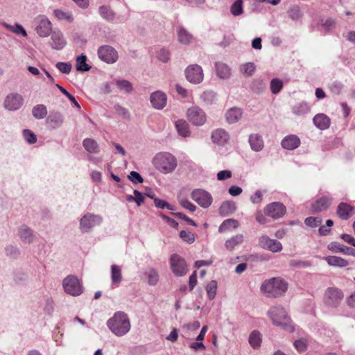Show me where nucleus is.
I'll list each match as a JSON object with an SVG mask.
<instances>
[{"label":"nucleus","mask_w":355,"mask_h":355,"mask_svg":"<svg viewBox=\"0 0 355 355\" xmlns=\"http://www.w3.org/2000/svg\"><path fill=\"white\" fill-rule=\"evenodd\" d=\"M107 327L116 336L126 335L130 330L131 324L128 315L123 311H116L107 320Z\"/></svg>","instance_id":"obj_1"},{"label":"nucleus","mask_w":355,"mask_h":355,"mask_svg":"<svg viewBox=\"0 0 355 355\" xmlns=\"http://www.w3.org/2000/svg\"><path fill=\"white\" fill-rule=\"evenodd\" d=\"M267 315L274 325L280 327L283 330L288 332L295 331V327L284 307L281 306H272L268 311Z\"/></svg>","instance_id":"obj_2"},{"label":"nucleus","mask_w":355,"mask_h":355,"mask_svg":"<svg viewBox=\"0 0 355 355\" xmlns=\"http://www.w3.org/2000/svg\"><path fill=\"white\" fill-rule=\"evenodd\" d=\"M288 289V284L280 277H273L265 280L261 291L268 297H279L284 295Z\"/></svg>","instance_id":"obj_3"},{"label":"nucleus","mask_w":355,"mask_h":355,"mask_svg":"<svg viewBox=\"0 0 355 355\" xmlns=\"http://www.w3.org/2000/svg\"><path fill=\"white\" fill-rule=\"evenodd\" d=\"M155 167L161 173L168 174L172 173L178 165L176 157L166 152L159 153L153 159Z\"/></svg>","instance_id":"obj_4"},{"label":"nucleus","mask_w":355,"mask_h":355,"mask_svg":"<svg viewBox=\"0 0 355 355\" xmlns=\"http://www.w3.org/2000/svg\"><path fill=\"white\" fill-rule=\"evenodd\" d=\"M103 221L102 216L92 212L85 213L79 219V230L81 233H89Z\"/></svg>","instance_id":"obj_5"},{"label":"nucleus","mask_w":355,"mask_h":355,"mask_svg":"<svg viewBox=\"0 0 355 355\" xmlns=\"http://www.w3.org/2000/svg\"><path fill=\"white\" fill-rule=\"evenodd\" d=\"M35 31L41 37H47L53 31L52 23L49 18L44 15L37 16L33 21Z\"/></svg>","instance_id":"obj_6"},{"label":"nucleus","mask_w":355,"mask_h":355,"mask_svg":"<svg viewBox=\"0 0 355 355\" xmlns=\"http://www.w3.org/2000/svg\"><path fill=\"white\" fill-rule=\"evenodd\" d=\"M170 268L176 277H182L188 272V266L185 259L178 254H173L169 259Z\"/></svg>","instance_id":"obj_7"},{"label":"nucleus","mask_w":355,"mask_h":355,"mask_svg":"<svg viewBox=\"0 0 355 355\" xmlns=\"http://www.w3.org/2000/svg\"><path fill=\"white\" fill-rule=\"evenodd\" d=\"M64 291L72 296L80 295L83 292V288L79 279L74 275H69L62 281Z\"/></svg>","instance_id":"obj_8"},{"label":"nucleus","mask_w":355,"mask_h":355,"mask_svg":"<svg viewBox=\"0 0 355 355\" xmlns=\"http://www.w3.org/2000/svg\"><path fill=\"white\" fill-rule=\"evenodd\" d=\"M64 122V114L55 110H51L45 119V124L50 130H55L61 128Z\"/></svg>","instance_id":"obj_9"},{"label":"nucleus","mask_w":355,"mask_h":355,"mask_svg":"<svg viewBox=\"0 0 355 355\" xmlns=\"http://www.w3.org/2000/svg\"><path fill=\"white\" fill-rule=\"evenodd\" d=\"M188 120L194 125L202 126L207 121L205 112L198 106H193L187 110Z\"/></svg>","instance_id":"obj_10"},{"label":"nucleus","mask_w":355,"mask_h":355,"mask_svg":"<svg viewBox=\"0 0 355 355\" xmlns=\"http://www.w3.org/2000/svg\"><path fill=\"white\" fill-rule=\"evenodd\" d=\"M191 198L202 208L209 207L213 202L211 195L201 189H194L191 192Z\"/></svg>","instance_id":"obj_11"},{"label":"nucleus","mask_w":355,"mask_h":355,"mask_svg":"<svg viewBox=\"0 0 355 355\" xmlns=\"http://www.w3.org/2000/svg\"><path fill=\"white\" fill-rule=\"evenodd\" d=\"M98 58L107 64L116 62L119 58L117 51L110 45H103L98 49Z\"/></svg>","instance_id":"obj_12"},{"label":"nucleus","mask_w":355,"mask_h":355,"mask_svg":"<svg viewBox=\"0 0 355 355\" xmlns=\"http://www.w3.org/2000/svg\"><path fill=\"white\" fill-rule=\"evenodd\" d=\"M285 205L279 202H273L267 205L264 208V213L266 216L273 219H279L286 214Z\"/></svg>","instance_id":"obj_13"},{"label":"nucleus","mask_w":355,"mask_h":355,"mask_svg":"<svg viewBox=\"0 0 355 355\" xmlns=\"http://www.w3.org/2000/svg\"><path fill=\"white\" fill-rule=\"evenodd\" d=\"M185 75L188 81L193 84L200 83L203 80V71L198 64H191L185 69Z\"/></svg>","instance_id":"obj_14"},{"label":"nucleus","mask_w":355,"mask_h":355,"mask_svg":"<svg viewBox=\"0 0 355 355\" xmlns=\"http://www.w3.org/2000/svg\"><path fill=\"white\" fill-rule=\"evenodd\" d=\"M343 298L342 292L335 288H329L324 294V303L331 307L337 306Z\"/></svg>","instance_id":"obj_15"},{"label":"nucleus","mask_w":355,"mask_h":355,"mask_svg":"<svg viewBox=\"0 0 355 355\" xmlns=\"http://www.w3.org/2000/svg\"><path fill=\"white\" fill-rule=\"evenodd\" d=\"M24 103L22 96L18 93H11L7 95L4 100V107L9 111L18 110Z\"/></svg>","instance_id":"obj_16"},{"label":"nucleus","mask_w":355,"mask_h":355,"mask_svg":"<svg viewBox=\"0 0 355 355\" xmlns=\"http://www.w3.org/2000/svg\"><path fill=\"white\" fill-rule=\"evenodd\" d=\"M259 245L263 249L272 252H278L282 250V243L276 239H270L268 236L263 235L259 239Z\"/></svg>","instance_id":"obj_17"},{"label":"nucleus","mask_w":355,"mask_h":355,"mask_svg":"<svg viewBox=\"0 0 355 355\" xmlns=\"http://www.w3.org/2000/svg\"><path fill=\"white\" fill-rule=\"evenodd\" d=\"M50 46L53 49L59 51L63 49L67 45V40L61 31L54 29L50 34Z\"/></svg>","instance_id":"obj_18"},{"label":"nucleus","mask_w":355,"mask_h":355,"mask_svg":"<svg viewBox=\"0 0 355 355\" xmlns=\"http://www.w3.org/2000/svg\"><path fill=\"white\" fill-rule=\"evenodd\" d=\"M150 101L155 109L162 110L166 105L167 96L164 92L156 91L151 94Z\"/></svg>","instance_id":"obj_19"},{"label":"nucleus","mask_w":355,"mask_h":355,"mask_svg":"<svg viewBox=\"0 0 355 355\" xmlns=\"http://www.w3.org/2000/svg\"><path fill=\"white\" fill-rule=\"evenodd\" d=\"M313 122L315 127L320 130L328 129L331 125L330 118L323 113H319L314 116Z\"/></svg>","instance_id":"obj_20"},{"label":"nucleus","mask_w":355,"mask_h":355,"mask_svg":"<svg viewBox=\"0 0 355 355\" xmlns=\"http://www.w3.org/2000/svg\"><path fill=\"white\" fill-rule=\"evenodd\" d=\"M248 142L251 149L254 152H260L264 147V141L261 135L257 133L250 134Z\"/></svg>","instance_id":"obj_21"},{"label":"nucleus","mask_w":355,"mask_h":355,"mask_svg":"<svg viewBox=\"0 0 355 355\" xmlns=\"http://www.w3.org/2000/svg\"><path fill=\"white\" fill-rule=\"evenodd\" d=\"M328 249L334 253L342 252L345 254L355 257V249L345 246L337 242L330 243L328 245Z\"/></svg>","instance_id":"obj_22"},{"label":"nucleus","mask_w":355,"mask_h":355,"mask_svg":"<svg viewBox=\"0 0 355 355\" xmlns=\"http://www.w3.org/2000/svg\"><path fill=\"white\" fill-rule=\"evenodd\" d=\"M229 135L224 129L219 128L214 130L211 134V140L218 145L223 146L229 140Z\"/></svg>","instance_id":"obj_23"},{"label":"nucleus","mask_w":355,"mask_h":355,"mask_svg":"<svg viewBox=\"0 0 355 355\" xmlns=\"http://www.w3.org/2000/svg\"><path fill=\"white\" fill-rule=\"evenodd\" d=\"M331 200L326 196L318 199L311 205L312 213L316 214L327 209L331 205Z\"/></svg>","instance_id":"obj_24"},{"label":"nucleus","mask_w":355,"mask_h":355,"mask_svg":"<svg viewBox=\"0 0 355 355\" xmlns=\"http://www.w3.org/2000/svg\"><path fill=\"white\" fill-rule=\"evenodd\" d=\"M281 145L286 150H294L300 145V139L297 136L291 135L282 140Z\"/></svg>","instance_id":"obj_25"},{"label":"nucleus","mask_w":355,"mask_h":355,"mask_svg":"<svg viewBox=\"0 0 355 355\" xmlns=\"http://www.w3.org/2000/svg\"><path fill=\"white\" fill-rule=\"evenodd\" d=\"M18 235L20 239L26 243H31L34 240L33 231L27 225H23L18 230Z\"/></svg>","instance_id":"obj_26"},{"label":"nucleus","mask_w":355,"mask_h":355,"mask_svg":"<svg viewBox=\"0 0 355 355\" xmlns=\"http://www.w3.org/2000/svg\"><path fill=\"white\" fill-rule=\"evenodd\" d=\"M243 115V110L239 107H231L225 113V119L228 123H237Z\"/></svg>","instance_id":"obj_27"},{"label":"nucleus","mask_w":355,"mask_h":355,"mask_svg":"<svg viewBox=\"0 0 355 355\" xmlns=\"http://www.w3.org/2000/svg\"><path fill=\"white\" fill-rule=\"evenodd\" d=\"M215 70L217 76L221 79H228L230 77L231 69L227 64L216 62L215 63Z\"/></svg>","instance_id":"obj_28"},{"label":"nucleus","mask_w":355,"mask_h":355,"mask_svg":"<svg viewBox=\"0 0 355 355\" xmlns=\"http://www.w3.org/2000/svg\"><path fill=\"white\" fill-rule=\"evenodd\" d=\"M353 213V207L347 203L340 202L338 206L337 214L343 220H347Z\"/></svg>","instance_id":"obj_29"},{"label":"nucleus","mask_w":355,"mask_h":355,"mask_svg":"<svg viewBox=\"0 0 355 355\" xmlns=\"http://www.w3.org/2000/svg\"><path fill=\"white\" fill-rule=\"evenodd\" d=\"M32 115L37 120L46 118L48 115L46 106L44 104H37L33 106L32 108Z\"/></svg>","instance_id":"obj_30"},{"label":"nucleus","mask_w":355,"mask_h":355,"mask_svg":"<svg viewBox=\"0 0 355 355\" xmlns=\"http://www.w3.org/2000/svg\"><path fill=\"white\" fill-rule=\"evenodd\" d=\"M83 146L86 151L89 154H96L100 151V148L98 143L95 140L90 138L85 139L83 141Z\"/></svg>","instance_id":"obj_31"},{"label":"nucleus","mask_w":355,"mask_h":355,"mask_svg":"<svg viewBox=\"0 0 355 355\" xmlns=\"http://www.w3.org/2000/svg\"><path fill=\"white\" fill-rule=\"evenodd\" d=\"M175 128L180 135L183 137H188L190 136L191 132L189 126L185 120L180 119L175 122Z\"/></svg>","instance_id":"obj_32"},{"label":"nucleus","mask_w":355,"mask_h":355,"mask_svg":"<svg viewBox=\"0 0 355 355\" xmlns=\"http://www.w3.org/2000/svg\"><path fill=\"white\" fill-rule=\"evenodd\" d=\"M110 272L112 284L118 286L122 281V272L121 267L115 264L112 265Z\"/></svg>","instance_id":"obj_33"},{"label":"nucleus","mask_w":355,"mask_h":355,"mask_svg":"<svg viewBox=\"0 0 355 355\" xmlns=\"http://www.w3.org/2000/svg\"><path fill=\"white\" fill-rule=\"evenodd\" d=\"M261 334L259 331L254 330L249 336L248 342L254 349H257L261 347Z\"/></svg>","instance_id":"obj_34"},{"label":"nucleus","mask_w":355,"mask_h":355,"mask_svg":"<svg viewBox=\"0 0 355 355\" xmlns=\"http://www.w3.org/2000/svg\"><path fill=\"white\" fill-rule=\"evenodd\" d=\"M243 241V235L241 234H236L225 241V246L227 250L232 251L234 248Z\"/></svg>","instance_id":"obj_35"},{"label":"nucleus","mask_w":355,"mask_h":355,"mask_svg":"<svg viewBox=\"0 0 355 355\" xmlns=\"http://www.w3.org/2000/svg\"><path fill=\"white\" fill-rule=\"evenodd\" d=\"M326 261L329 266H335V267H345L348 266L349 262L337 256H328L324 258Z\"/></svg>","instance_id":"obj_36"},{"label":"nucleus","mask_w":355,"mask_h":355,"mask_svg":"<svg viewBox=\"0 0 355 355\" xmlns=\"http://www.w3.org/2000/svg\"><path fill=\"white\" fill-rule=\"evenodd\" d=\"M178 38L179 42L187 45L191 43L193 36L184 28L180 27L178 31Z\"/></svg>","instance_id":"obj_37"},{"label":"nucleus","mask_w":355,"mask_h":355,"mask_svg":"<svg viewBox=\"0 0 355 355\" xmlns=\"http://www.w3.org/2000/svg\"><path fill=\"white\" fill-rule=\"evenodd\" d=\"M309 111L310 107L305 102L297 103L292 107V112L296 116H304L309 113Z\"/></svg>","instance_id":"obj_38"},{"label":"nucleus","mask_w":355,"mask_h":355,"mask_svg":"<svg viewBox=\"0 0 355 355\" xmlns=\"http://www.w3.org/2000/svg\"><path fill=\"white\" fill-rule=\"evenodd\" d=\"M101 17L106 21H112L115 18L114 12L107 6H101L98 8Z\"/></svg>","instance_id":"obj_39"},{"label":"nucleus","mask_w":355,"mask_h":355,"mask_svg":"<svg viewBox=\"0 0 355 355\" xmlns=\"http://www.w3.org/2000/svg\"><path fill=\"white\" fill-rule=\"evenodd\" d=\"M146 275L147 277L148 284L150 286H155L157 284L159 279V275L158 271L155 268H150L146 272Z\"/></svg>","instance_id":"obj_40"},{"label":"nucleus","mask_w":355,"mask_h":355,"mask_svg":"<svg viewBox=\"0 0 355 355\" xmlns=\"http://www.w3.org/2000/svg\"><path fill=\"white\" fill-rule=\"evenodd\" d=\"M86 55L82 54L76 58V70L79 71H88L91 69V66L87 64Z\"/></svg>","instance_id":"obj_41"},{"label":"nucleus","mask_w":355,"mask_h":355,"mask_svg":"<svg viewBox=\"0 0 355 355\" xmlns=\"http://www.w3.org/2000/svg\"><path fill=\"white\" fill-rule=\"evenodd\" d=\"M4 250L6 255L12 259H17L20 254L19 249L15 244L6 245Z\"/></svg>","instance_id":"obj_42"},{"label":"nucleus","mask_w":355,"mask_h":355,"mask_svg":"<svg viewBox=\"0 0 355 355\" xmlns=\"http://www.w3.org/2000/svg\"><path fill=\"white\" fill-rule=\"evenodd\" d=\"M220 212L221 214L228 215L233 213L236 210L235 203L232 201L224 202L220 207Z\"/></svg>","instance_id":"obj_43"},{"label":"nucleus","mask_w":355,"mask_h":355,"mask_svg":"<svg viewBox=\"0 0 355 355\" xmlns=\"http://www.w3.org/2000/svg\"><path fill=\"white\" fill-rule=\"evenodd\" d=\"M53 13L59 20H66L70 23L73 21V15L70 12H64L60 9H55L53 11Z\"/></svg>","instance_id":"obj_44"},{"label":"nucleus","mask_w":355,"mask_h":355,"mask_svg":"<svg viewBox=\"0 0 355 355\" xmlns=\"http://www.w3.org/2000/svg\"><path fill=\"white\" fill-rule=\"evenodd\" d=\"M239 226V223L235 219L225 220L218 228L219 232H223L232 227L233 229H236Z\"/></svg>","instance_id":"obj_45"},{"label":"nucleus","mask_w":355,"mask_h":355,"mask_svg":"<svg viewBox=\"0 0 355 355\" xmlns=\"http://www.w3.org/2000/svg\"><path fill=\"white\" fill-rule=\"evenodd\" d=\"M116 85L121 92L130 93L132 90V85L130 82L126 80H117Z\"/></svg>","instance_id":"obj_46"},{"label":"nucleus","mask_w":355,"mask_h":355,"mask_svg":"<svg viewBox=\"0 0 355 355\" xmlns=\"http://www.w3.org/2000/svg\"><path fill=\"white\" fill-rule=\"evenodd\" d=\"M270 88L273 94H277L283 88V81L277 78L272 79Z\"/></svg>","instance_id":"obj_47"},{"label":"nucleus","mask_w":355,"mask_h":355,"mask_svg":"<svg viewBox=\"0 0 355 355\" xmlns=\"http://www.w3.org/2000/svg\"><path fill=\"white\" fill-rule=\"evenodd\" d=\"M201 99L207 105H211L216 101V94L213 91H206L202 94Z\"/></svg>","instance_id":"obj_48"},{"label":"nucleus","mask_w":355,"mask_h":355,"mask_svg":"<svg viewBox=\"0 0 355 355\" xmlns=\"http://www.w3.org/2000/svg\"><path fill=\"white\" fill-rule=\"evenodd\" d=\"M216 291L217 282L215 280H212L206 286L207 297L209 300H213L216 297Z\"/></svg>","instance_id":"obj_49"},{"label":"nucleus","mask_w":355,"mask_h":355,"mask_svg":"<svg viewBox=\"0 0 355 355\" xmlns=\"http://www.w3.org/2000/svg\"><path fill=\"white\" fill-rule=\"evenodd\" d=\"M23 137L25 141L28 144H34L37 141L36 135L29 129H24L22 132Z\"/></svg>","instance_id":"obj_50"},{"label":"nucleus","mask_w":355,"mask_h":355,"mask_svg":"<svg viewBox=\"0 0 355 355\" xmlns=\"http://www.w3.org/2000/svg\"><path fill=\"white\" fill-rule=\"evenodd\" d=\"M255 69L256 67L253 62H246L241 66V71L248 76H252Z\"/></svg>","instance_id":"obj_51"},{"label":"nucleus","mask_w":355,"mask_h":355,"mask_svg":"<svg viewBox=\"0 0 355 355\" xmlns=\"http://www.w3.org/2000/svg\"><path fill=\"white\" fill-rule=\"evenodd\" d=\"M154 204H155V206L158 209H167L171 211L175 210V207L173 205H172L169 204L168 202H166L164 200L159 199L158 198H157V199H155Z\"/></svg>","instance_id":"obj_52"},{"label":"nucleus","mask_w":355,"mask_h":355,"mask_svg":"<svg viewBox=\"0 0 355 355\" xmlns=\"http://www.w3.org/2000/svg\"><path fill=\"white\" fill-rule=\"evenodd\" d=\"M230 12L234 16H239L243 13V1L236 0L231 6Z\"/></svg>","instance_id":"obj_53"},{"label":"nucleus","mask_w":355,"mask_h":355,"mask_svg":"<svg viewBox=\"0 0 355 355\" xmlns=\"http://www.w3.org/2000/svg\"><path fill=\"white\" fill-rule=\"evenodd\" d=\"M180 237L186 243L191 244L195 241L194 234L189 230H182L180 232Z\"/></svg>","instance_id":"obj_54"},{"label":"nucleus","mask_w":355,"mask_h":355,"mask_svg":"<svg viewBox=\"0 0 355 355\" xmlns=\"http://www.w3.org/2000/svg\"><path fill=\"white\" fill-rule=\"evenodd\" d=\"M288 13L290 18L294 21L298 20L302 16L298 6H293L291 7Z\"/></svg>","instance_id":"obj_55"},{"label":"nucleus","mask_w":355,"mask_h":355,"mask_svg":"<svg viewBox=\"0 0 355 355\" xmlns=\"http://www.w3.org/2000/svg\"><path fill=\"white\" fill-rule=\"evenodd\" d=\"M322 220L320 217H307L304 220V223L306 226L311 227H316L322 224Z\"/></svg>","instance_id":"obj_56"},{"label":"nucleus","mask_w":355,"mask_h":355,"mask_svg":"<svg viewBox=\"0 0 355 355\" xmlns=\"http://www.w3.org/2000/svg\"><path fill=\"white\" fill-rule=\"evenodd\" d=\"M329 88L332 94L338 95L343 89V84L339 81H334L329 85Z\"/></svg>","instance_id":"obj_57"},{"label":"nucleus","mask_w":355,"mask_h":355,"mask_svg":"<svg viewBox=\"0 0 355 355\" xmlns=\"http://www.w3.org/2000/svg\"><path fill=\"white\" fill-rule=\"evenodd\" d=\"M56 68L62 73L69 74L72 66L69 62H58L55 64Z\"/></svg>","instance_id":"obj_58"},{"label":"nucleus","mask_w":355,"mask_h":355,"mask_svg":"<svg viewBox=\"0 0 355 355\" xmlns=\"http://www.w3.org/2000/svg\"><path fill=\"white\" fill-rule=\"evenodd\" d=\"M128 179L135 184L142 183L144 179L142 176L137 171H132L128 175Z\"/></svg>","instance_id":"obj_59"},{"label":"nucleus","mask_w":355,"mask_h":355,"mask_svg":"<svg viewBox=\"0 0 355 355\" xmlns=\"http://www.w3.org/2000/svg\"><path fill=\"white\" fill-rule=\"evenodd\" d=\"M266 191H261V190H257L253 195L250 196V201L253 204L261 203L263 199V194Z\"/></svg>","instance_id":"obj_60"},{"label":"nucleus","mask_w":355,"mask_h":355,"mask_svg":"<svg viewBox=\"0 0 355 355\" xmlns=\"http://www.w3.org/2000/svg\"><path fill=\"white\" fill-rule=\"evenodd\" d=\"M157 58L162 62H167L170 60V52L165 49H161L157 52Z\"/></svg>","instance_id":"obj_61"},{"label":"nucleus","mask_w":355,"mask_h":355,"mask_svg":"<svg viewBox=\"0 0 355 355\" xmlns=\"http://www.w3.org/2000/svg\"><path fill=\"white\" fill-rule=\"evenodd\" d=\"M6 26L8 27L13 33L16 34H21L24 37L27 35L26 30L20 24H16L15 26L7 25Z\"/></svg>","instance_id":"obj_62"},{"label":"nucleus","mask_w":355,"mask_h":355,"mask_svg":"<svg viewBox=\"0 0 355 355\" xmlns=\"http://www.w3.org/2000/svg\"><path fill=\"white\" fill-rule=\"evenodd\" d=\"M290 265L297 268H306L311 266V263L305 261L291 260Z\"/></svg>","instance_id":"obj_63"},{"label":"nucleus","mask_w":355,"mask_h":355,"mask_svg":"<svg viewBox=\"0 0 355 355\" xmlns=\"http://www.w3.org/2000/svg\"><path fill=\"white\" fill-rule=\"evenodd\" d=\"M114 109L117 114L122 116L125 119L129 118L130 114L126 108L117 104L114 106Z\"/></svg>","instance_id":"obj_64"}]
</instances>
